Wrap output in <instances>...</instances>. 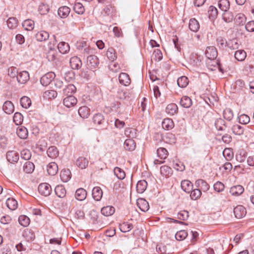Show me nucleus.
<instances>
[{"instance_id": "nucleus-1", "label": "nucleus", "mask_w": 254, "mask_h": 254, "mask_svg": "<svg viewBox=\"0 0 254 254\" xmlns=\"http://www.w3.org/2000/svg\"><path fill=\"white\" fill-rule=\"evenodd\" d=\"M38 191L42 195L48 196L52 192L51 186L46 183H41L38 186Z\"/></svg>"}, {"instance_id": "nucleus-2", "label": "nucleus", "mask_w": 254, "mask_h": 254, "mask_svg": "<svg viewBox=\"0 0 254 254\" xmlns=\"http://www.w3.org/2000/svg\"><path fill=\"white\" fill-rule=\"evenodd\" d=\"M56 75L54 72H49L44 75L40 79V82L43 86L48 85L55 78Z\"/></svg>"}, {"instance_id": "nucleus-3", "label": "nucleus", "mask_w": 254, "mask_h": 254, "mask_svg": "<svg viewBox=\"0 0 254 254\" xmlns=\"http://www.w3.org/2000/svg\"><path fill=\"white\" fill-rule=\"evenodd\" d=\"M99 62L98 58L95 55H90L87 58V65L91 69L97 67Z\"/></svg>"}, {"instance_id": "nucleus-4", "label": "nucleus", "mask_w": 254, "mask_h": 254, "mask_svg": "<svg viewBox=\"0 0 254 254\" xmlns=\"http://www.w3.org/2000/svg\"><path fill=\"white\" fill-rule=\"evenodd\" d=\"M205 54L206 57L210 60L215 59L218 55L216 48L213 46L207 47Z\"/></svg>"}, {"instance_id": "nucleus-5", "label": "nucleus", "mask_w": 254, "mask_h": 254, "mask_svg": "<svg viewBox=\"0 0 254 254\" xmlns=\"http://www.w3.org/2000/svg\"><path fill=\"white\" fill-rule=\"evenodd\" d=\"M201 57L196 54H191L190 56L189 62L190 64L194 66L199 67L200 66Z\"/></svg>"}, {"instance_id": "nucleus-6", "label": "nucleus", "mask_w": 254, "mask_h": 254, "mask_svg": "<svg viewBox=\"0 0 254 254\" xmlns=\"http://www.w3.org/2000/svg\"><path fill=\"white\" fill-rule=\"evenodd\" d=\"M234 213L235 217L238 219H241L244 217L246 214V210L242 205H238L234 208Z\"/></svg>"}, {"instance_id": "nucleus-7", "label": "nucleus", "mask_w": 254, "mask_h": 254, "mask_svg": "<svg viewBox=\"0 0 254 254\" xmlns=\"http://www.w3.org/2000/svg\"><path fill=\"white\" fill-rule=\"evenodd\" d=\"M77 102V99L72 95L67 96L63 100L64 105L67 108L74 106Z\"/></svg>"}, {"instance_id": "nucleus-8", "label": "nucleus", "mask_w": 254, "mask_h": 254, "mask_svg": "<svg viewBox=\"0 0 254 254\" xmlns=\"http://www.w3.org/2000/svg\"><path fill=\"white\" fill-rule=\"evenodd\" d=\"M17 81L20 84H24L29 79V74L27 71H22L18 73Z\"/></svg>"}, {"instance_id": "nucleus-9", "label": "nucleus", "mask_w": 254, "mask_h": 254, "mask_svg": "<svg viewBox=\"0 0 254 254\" xmlns=\"http://www.w3.org/2000/svg\"><path fill=\"white\" fill-rule=\"evenodd\" d=\"M69 64L71 67L74 69H78L82 66L81 60L76 56H74L70 58Z\"/></svg>"}, {"instance_id": "nucleus-10", "label": "nucleus", "mask_w": 254, "mask_h": 254, "mask_svg": "<svg viewBox=\"0 0 254 254\" xmlns=\"http://www.w3.org/2000/svg\"><path fill=\"white\" fill-rule=\"evenodd\" d=\"M137 205L143 212H146L149 208L148 202L144 198H138L136 201Z\"/></svg>"}, {"instance_id": "nucleus-11", "label": "nucleus", "mask_w": 254, "mask_h": 254, "mask_svg": "<svg viewBox=\"0 0 254 254\" xmlns=\"http://www.w3.org/2000/svg\"><path fill=\"white\" fill-rule=\"evenodd\" d=\"M57 51L54 48V45L49 46V50L46 54V58L50 62L54 61L57 58Z\"/></svg>"}, {"instance_id": "nucleus-12", "label": "nucleus", "mask_w": 254, "mask_h": 254, "mask_svg": "<svg viewBox=\"0 0 254 254\" xmlns=\"http://www.w3.org/2000/svg\"><path fill=\"white\" fill-rule=\"evenodd\" d=\"M119 80L121 84L125 86H128L130 83L131 81L129 75L124 72H122L120 74Z\"/></svg>"}, {"instance_id": "nucleus-13", "label": "nucleus", "mask_w": 254, "mask_h": 254, "mask_svg": "<svg viewBox=\"0 0 254 254\" xmlns=\"http://www.w3.org/2000/svg\"><path fill=\"white\" fill-rule=\"evenodd\" d=\"M6 158L10 163L17 162L19 159V154L14 151H8L6 153Z\"/></svg>"}, {"instance_id": "nucleus-14", "label": "nucleus", "mask_w": 254, "mask_h": 254, "mask_svg": "<svg viewBox=\"0 0 254 254\" xmlns=\"http://www.w3.org/2000/svg\"><path fill=\"white\" fill-rule=\"evenodd\" d=\"M92 194L93 198L95 200L99 201L101 200L103 195L102 190L100 187H95L92 190Z\"/></svg>"}, {"instance_id": "nucleus-15", "label": "nucleus", "mask_w": 254, "mask_h": 254, "mask_svg": "<svg viewBox=\"0 0 254 254\" xmlns=\"http://www.w3.org/2000/svg\"><path fill=\"white\" fill-rule=\"evenodd\" d=\"M244 191V188L241 185L233 186L231 188L230 192L233 196H239Z\"/></svg>"}, {"instance_id": "nucleus-16", "label": "nucleus", "mask_w": 254, "mask_h": 254, "mask_svg": "<svg viewBox=\"0 0 254 254\" xmlns=\"http://www.w3.org/2000/svg\"><path fill=\"white\" fill-rule=\"evenodd\" d=\"M70 11V9L66 6L60 7L58 11L59 16L62 18H65L68 16Z\"/></svg>"}, {"instance_id": "nucleus-17", "label": "nucleus", "mask_w": 254, "mask_h": 254, "mask_svg": "<svg viewBox=\"0 0 254 254\" xmlns=\"http://www.w3.org/2000/svg\"><path fill=\"white\" fill-rule=\"evenodd\" d=\"M87 195V192L85 190L82 188L77 189L75 193V197L79 201L84 200Z\"/></svg>"}, {"instance_id": "nucleus-18", "label": "nucleus", "mask_w": 254, "mask_h": 254, "mask_svg": "<svg viewBox=\"0 0 254 254\" xmlns=\"http://www.w3.org/2000/svg\"><path fill=\"white\" fill-rule=\"evenodd\" d=\"M48 175H56L58 172V166L55 162L50 163L47 166Z\"/></svg>"}, {"instance_id": "nucleus-19", "label": "nucleus", "mask_w": 254, "mask_h": 254, "mask_svg": "<svg viewBox=\"0 0 254 254\" xmlns=\"http://www.w3.org/2000/svg\"><path fill=\"white\" fill-rule=\"evenodd\" d=\"M2 109L5 113L10 114L14 112V107L11 102L7 101L3 104Z\"/></svg>"}, {"instance_id": "nucleus-20", "label": "nucleus", "mask_w": 254, "mask_h": 254, "mask_svg": "<svg viewBox=\"0 0 254 254\" xmlns=\"http://www.w3.org/2000/svg\"><path fill=\"white\" fill-rule=\"evenodd\" d=\"M17 135L21 139H26L28 135L27 128L24 127H18L16 129Z\"/></svg>"}, {"instance_id": "nucleus-21", "label": "nucleus", "mask_w": 254, "mask_h": 254, "mask_svg": "<svg viewBox=\"0 0 254 254\" xmlns=\"http://www.w3.org/2000/svg\"><path fill=\"white\" fill-rule=\"evenodd\" d=\"M56 194L60 198H64L66 195V190L63 185H58L55 189Z\"/></svg>"}, {"instance_id": "nucleus-22", "label": "nucleus", "mask_w": 254, "mask_h": 254, "mask_svg": "<svg viewBox=\"0 0 254 254\" xmlns=\"http://www.w3.org/2000/svg\"><path fill=\"white\" fill-rule=\"evenodd\" d=\"M178 111V106L174 103L170 104L167 105L166 108V112L171 115L173 116L177 113Z\"/></svg>"}, {"instance_id": "nucleus-23", "label": "nucleus", "mask_w": 254, "mask_h": 254, "mask_svg": "<svg viewBox=\"0 0 254 254\" xmlns=\"http://www.w3.org/2000/svg\"><path fill=\"white\" fill-rule=\"evenodd\" d=\"M124 148L127 150L132 151L135 148V143L132 139H127L125 140L124 144Z\"/></svg>"}, {"instance_id": "nucleus-24", "label": "nucleus", "mask_w": 254, "mask_h": 254, "mask_svg": "<svg viewBox=\"0 0 254 254\" xmlns=\"http://www.w3.org/2000/svg\"><path fill=\"white\" fill-rule=\"evenodd\" d=\"M181 188L185 192L190 193L192 189V184L189 180H184L181 182Z\"/></svg>"}, {"instance_id": "nucleus-25", "label": "nucleus", "mask_w": 254, "mask_h": 254, "mask_svg": "<svg viewBox=\"0 0 254 254\" xmlns=\"http://www.w3.org/2000/svg\"><path fill=\"white\" fill-rule=\"evenodd\" d=\"M49 37V33L45 31H40L35 35L36 40L40 42L46 41Z\"/></svg>"}, {"instance_id": "nucleus-26", "label": "nucleus", "mask_w": 254, "mask_h": 254, "mask_svg": "<svg viewBox=\"0 0 254 254\" xmlns=\"http://www.w3.org/2000/svg\"><path fill=\"white\" fill-rule=\"evenodd\" d=\"M115 209L112 206H107L103 207L101 210V213L105 216H109L113 215Z\"/></svg>"}, {"instance_id": "nucleus-27", "label": "nucleus", "mask_w": 254, "mask_h": 254, "mask_svg": "<svg viewBox=\"0 0 254 254\" xmlns=\"http://www.w3.org/2000/svg\"><path fill=\"white\" fill-rule=\"evenodd\" d=\"M189 27L191 31L197 32L199 30L200 26L197 20L195 18H191L190 20Z\"/></svg>"}, {"instance_id": "nucleus-28", "label": "nucleus", "mask_w": 254, "mask_h": 254, "mask_svg": "<svg viewBox=\"0 0 254 254\" xmlns=\"http://www.w3.org/2000/svg\"><path fill=\"white\" fill-rule=\"evenodd\" d=\"M92 120L94 124L98 126L103 125L105 122L104 117L101 113L94 115Z\"/></svg>"}, {"instance_id": "nucleus-29", "label": "nucleus", "mask_w": 254, "mask_h": 254, "mask_svg": "<svg viewBox=\"0 0 254 254\" xmlns=\"http://www.w3.org/2000/svg\"><path fill=\"white\" fill-rule=\"evenodd\" d=\"M234 21L238 25H244L246 22V17L244 14L240 13L236 15Z\"/></svg>"}, {"instance_id": "nucleus-30", "label": "nucleus", "mask_w": 254, "mask_h": 254, "mask_svg": "<svg viewBox=\"0 0 254 254\" xmlns=\"http://www.w3.org/2000/svg\"><path fill=\"white\" fill-rule=\"evenodd\" d=\"M162 126L164 129L169 130L173 128L174 124L172 119L166 118L162 122Z\"/></svg>"}, {"instance_id": "nucleus-31", "label": "nucleus", "mask_w": 254, "mask_h": 254, "mask_svg": "<svg viewBox=\"0 0 254 254\" xmlns=\"http://www.w3.org/2000/svg\"><path fill=\"white\" fill-rule=\"evenodd\" d=\"M59 52L62 54H65L69 51V46L67 43L61 42L59 43L58 46Z\"/></svg>"}, {"instance_id": "nucleus-32", "label": "nucleus", "mask_w": 254, "mask_h": 254, "mask_svg": "<svg viewBox=\"0 0 254 254\" xmlns=\"http://www.w3.org/2000/svg\"><path fill=\"white\" fill-rule=\"evenodd\" d=\"M76 91V88L72 84H68L65 86V87L63 90V93L64 95H70L75 92Z\"/></svg>"}, {"instance_id": "nucleus-33", "label": "nucleus", "mask_w": 254, "mask_h": 254, "mask_svg": "<svg viewBox=\"0 0 254 254\" xmlns=\"http://www.w3.org/2000/svg\"><path fill=\"white\" fill-rule=\"evenodd\" d=\"M76 164L80 168L82 169H85L88 166V160L85 157H80L76 160Z\"/></svg>"}, {"instance_id": "nucleus-34", "label": "nucleus", "mask_w": 254, "mask_h": 254, "mask_svg": "<svg viewBox=\"0 0 254 254\" xmlns=\"http://www.w3.org/2000/svg\"><path fill=\"white\" fill-rule=\"evenodd\" d=\"M79 115L82 118H87L90 115V109L86 106H82L78 110Z\"/></svg>"}, {"instance_id": "nucleus-35", "label": "nucleus", "mask_w": 254, "mask_h": 254, "mask_svg": "<svg viewBox=\"0 0 254 254\" xmlns=\"http://www.w3.org/2000/svg\"><path fill=\"white\" fill-rule=\"evenodd\" d=\"M7 207L11 210H15L17 208V201L13 198H8L6 201Z\"/></svg>"}, {"instance_id": "nucleus-36", "label": "nucleus", "mask_w": 254, "mask_h": 254, "mask_svg": "<svg viewBox=\"0 0 254 254\" xmlns=\"http://www.w3.org/2000/svg\"><path fill=\"white\" fill-rule=\"evenodd\" d=\"M35 169V165L33 163L30 161L26 162L23 165V171L27 174L32 173Z\"/></svg>"}, {"instance_id": "nucleus-37", "label": "nucleus", "mask_w": 254, "mask_h": 254, "mask_svg": "<svg viewBox=\"0 0 254 254\" xmlns=\"http://www.w3.org/2000/svg\"><path fill=\"white\" fill-rule=\"evenodd\" d=\"M218 5L219 9L223 11L228 10L230 8V3L228 0H219Z\"/></svg>"}, {"instance_id": "nucleus-38", "label": "nucleus", "mask_w": 254, "mask_h": 254, "mask_svg": "<svg viewBox=\"0 0 254 254\" xmlns=\"http://www.w3.org/2000/svg\"><path fill=\"white\" fill-rule=\"evenodd\" d=\"M147 186V183L145 180H140L136 185V190L139 193H142L146 189Z\"/></svg>"}, {"instance_id": "nucleus-39", "label": "nucleus", "mask_w": 254, "mask_h": 254, "mask_svg": "<svg viewBox=\"0 0 254 254\" xmlns=\"http://www.w3.org/2000/svg\"><path fill=\"white\" fill-rule=\"evenodd\" d=\"M47 154L49 157L55 158L59 155V151L55 146H52L48 149Z\"/></svg>"}, {"instance_id": "nucleus-40", "label": "nucleus", "mask_w": 254, "mask_h": 254, "mask_svg": "<svg viewBox=\"0 0 254 254\" xmlns=\"http://www.w3.org/2000/svg\"><path fill=\"white\" fill-rule=\"evenodd\" d=\"M181 105L184 108H189L192 105L191 99L188 96H183L180 100Z\"/></svg>"}, {"instance_id": "nucleus-41", "label": "nucleus", "mask_w": 254, "mask_h": 254, "mask_svg": "<svg viewBox=\"0 0 254 254\" xmlns=\"http://www.w3.org/2000/svg\"><path fill=\"white\" fill-rule=\"evenodd\" d=\"M246 57V53L243 50H239L235 52V58L238 61L242 62L244 61Z\"/></svg>"}, {"instance_id": "nucleus-42", "label": "nucleus", "mask_w": 254, "mask_h": 254, "mask_svg": "<svg viewBox=\"0 0 254 254\" xmlns=\"http://www.w3.org/2000/svg\"><path fill=\"white\" fill-rule=\"evenodd\" d=\"M215 126L218 130H224L226 127L225 122L222 119H217L215 122Z\"/></svg>"}, {"instance_id": "nucleus-43", "label": "nucleus", "mask_w": 254, "mask_h": 254, "mask_svg": "<svg viewBox=\"0 0 254 254\" xmlns=\"http://www.w3.org/2000/svg\"><path fill=\"white\" fill-rule=\"evenodd\" d=\"M189 82V79L186 76H182L177 80V84L181 88L186 87L188 85Z\"/></svg>"}, {"instance_id": "nucleus-44", "label": "nucleus", "mask_w": 254, "mask_h": 254, "mask_svg": "<svg viewBox=\"0 0 254 254\" xmlns=\"http://www.w3.org/2000/svg\"><path fill=\"white\" fill-rule=\"evenodd\" d=\"M23 27L26 30H31L34 28V21L31 19H26L24 20L22 24Z\"/></svg>"}, {"instance_id": "nucleus-45", "label": "nucleus", "mask_w": 254, "mask_h": 254, "mask_svg": "<svg viewBox=\"0 0 254 254\" xmlns=\"http://www.w3.org/2000/svg\"><path fill=\"white\" fill-rule=\"evenodd\" d=\"M119 228L121 231L126 233L131 230L133 228V226L131 224L128 222H124L120 225Z\"/></svg>"}, {"instance_id": "nucleus-46", "label": "nucleus", "mask_w": 254, "mask_h": 254, "mask_svg": "<svg viewBox=\"0 0 254 254\" xmlns=\"http://www.w3.org/2000/svg\"><path fill=\"white\" fill-rule=\"evenodd\" d=\"M20 104L23 108L27 109L31 106V101L28 97L23 96L20 99Z\"/></svg>"}, {"instance_id": "nucleus-47", "label": "nucleus", "mask_w": 254, "mask_h": 254, "mask_svg": "<svg viewBox=\"0 0 254 254\" xmlns=\"http://www.w3.org/2000/svg\"><path fill=\"white\" fill-rule=\"evenodd\" d=\"M107 56L109 60L113 62L117 59L116 51L113 48H109L106 53Z\"/></svg>"}, {"instance_id": "nucleus-48", "label": "nucleus", "mask_w": 254, "mask_h": 254, "mask_svg": "<svg viewBox=\"0 0 254 254\" xmlns=\"http://www.w3.org/2000/svg\"><path fill=\"white\" fill-rule=\"evenodd\" d=\"M18 222L21 226L27 227L30 223V219L25 215H20L18 218Z\"/></svg>"}, {"instance_id": "nucleus-49", "label": "nucleus", "mask_w": 254, "mask_h": 254, "mask_svg": "<svg viewBox=\"0 0 254 254\" xmlns=\"http://www.w3.org/2000/svg\"><path fill=\"white\" fill-rule=\"evenodd\" d=\"M75 12L78 14H82L85 11L84 7L80 2H76L73 6Z\"/></svg>"}, {"instance_id": "nucleus-50", "label": "nucleus", "mask_w": 254, "mask_h": 254, "mask_svg": "<svg viewBox=\"0 0 254 254\" xmlns=\"http://www.w3.org/2000/svg\"><path fill=\"white\" fill-rule=\"evenodd\" d=\"M222 18L226 22H230L233 20L234 15L232 12L227 10L226 11H224L222 15Z\"/></svg>"}, {"instance_id": "nucleus-51", "label": "nucleus", "mask_w": 254, "mask_h": 254, "mask_svg": "<svg viewBox=\"0 0 254 254\" xmlns=\"http://www.w3.org/2000/svg\"><path fill=\"white\" fill-rule=\"evenodd\" d=\"M233 132L238 135H241L244 133L243 127L239 125H235L232 127Z\"/></svg>"}, {"instance_id": "nucleus-52", "label": "nucleus", "mask_w": 254, "mask_h": 254, "mask_svg": "<svg viewBox=\"0 0 254 254\" xmlns=\"http://www.w3.org/2000/svg\"><path fill=\"white\" fill-rule=\"evenodd\" d=\"M50 9L49 6L47 4L41 3L39 6L38 11L41 15L47 14Z\"/></svg>"}, {"instance_id": "nucleus-53", "label": "nucleus", "mask_w": 254, "mask_h": 254, "mask_svg": "<svg viewBox=\"0 0 254 254\" xmlns=\"http://www.w3.org/2000/svg\"><path fill=\"white\" fill-rule=\"evenodd\" d=\"M18 20L15 17H10L7 21V25L10 29H13L17 26Z\"/></svg>"}, {"instance_id": "nucleus-54", "label": "nucleus", "mask_w": 254, "mask_h": 254, "mask_svg": "<svg viewBox=\"0 0 254 254\" xmlns=\"http://www.w3.org/2000/svg\"><path fill=\"white\" fill-rule=\"evenodd\" d=\"M188 236V233L186 230H181L177 232L175 238L178 241L184 240Z\"/></svg>"}, {"instance_id": "nucleus-55", "label": "nucleus", "mask_w": 254, "mask_h": 254, "mask_svg": "<svg viewBox=\"0 0 254 254\" xmlns=\"http://www.w3.org/2000/svg\"><path fill=\"white\" fill-rule=\"evenodd\" d=\"M158 156L161 159H165L168 155V151L165 148L160 147L157 150Z\"/></svg>"}, {"instance_id": "nucleus-56", "label": "nucleus", "mask_w": 254, "mask_h": 254, "mask_svg": "<svg viewBox=\"0 0 254 254\" xmlns=\"http://www.w3.org/2000/svg\"><path fill=\"white\" fill-rule=\"evenodd\" d=\"M13 120L16 125H20L23 122V116L22 114L19 112L14 114Z\"/></svg>"}, {"instance_id": "nucleus-57", "label": "nucleus", "mask_w": 254, "mask_h": 254, "mask_svg": "<svg viewBox=\"0 0 254 254\" xmlns=\"http://www.w3.org/2000/svg\"><path fill=\"white\" fill-rule=\"evenodd\" d=\"M201 195V191L199 189H194L190 191V197L191 199L196 200Z\"/></svg>"}, {"instance_id": "nucleus-58", "label": "nucleus", "mask_w": 254, "mask_h": 254, "mask_svg": "<svg viewBox=\"0 0 254 254\" xmlns=\"http://www.w3.org/2000/svg\"><path fill=\"white\" fill-rule=\"evenodd\" d=\"M224 118L228 120L231 121L233 118V111L230 108H226L223 111Z\"/></svg>"}, {"instance_id": "nucleus-59", "label": "nucleus", "mask_w": 254, "mask_h": 254, "mask_svg": "<svg viewBox=\"0 0 254 254\" xmlns=\"http://www.w3.org/2000/svg\"><path fill=\"white\" fill-rule=\"evenodd\" d=\"M223 155L227 160H230L233 157V152L231 148H225L223 151Z\"/></svg>"}, {"instance_id": "nucleus-60", "label": "nucleus", "mask_w": 254, "mask_h": 254, "mask_svg": "<svg viewBox=\"0 0 254 254\" xmlns=\"http://www.w3.org/2000/svg\"><path fill=\"white\" fill-rule=\"evenodd\" d=\"M208 13L210 18L211 17L214 18L216 17L218 14L217 9L215 6L211 5L209 6L208 10Z\"/></svg>"}, {"instance_id": "nucleus-61", "label": "nucleus", "mask_w": 254, "mask_h": 254, "mask_svg": "<svg viewBox=\"0 0 254 254\" xmlns=\"http://www.w3.org/2000/svg\"><path fill=\"white\" fill-rule=\"evenodd\" d=\"M20 154L21 157L25 160H28L31 157V152L29 149H23L21 151Z\"/></svg>"}, {"instance_id": "nucleus-62", "label": "nucleus", "mask_w": 254, "mask_h": 254, "mask_svg": "<svg viewBox=\"0 0 254 254\" xmlns=\"http://www.w3.org/2000/svg\"><path fill=\"white\" fill-rule=\"evenodd\" d=\"M23 236L26 238L28 241H32L35 238V235L32 231L30 229H26L24 231Z\"/></svg>"}, {"instance_id": "nucleus-63", "label": "nucleus", "mask_w": 254, "mask_h": 254, "mask_svg": "<svg viewBox=\"0 0 254 254\" xmlns=\"http://www.w3.org/2000/svg\"><path fill=\"white\" fill-rule=\"evenodd\" d=\"M238 118L239 123L244 125L248 124L250 121V117L246 114H242L239 116Z\"/></svg>"}, {"instance_id": "nucleus-64", "label": "nucleus", "mask_w": 254, "mask_h": 254, "mask_svg": "<svg viewBox=\"0 0 254 254\" xmlns=\"http://www.w3.org/2000/svg\"><path fill=\"white\" fill-rule=\"evenodd\" d=\"M189 217V212L186 210L180 211L178 213L177 218L181 220H186Z\"/></svg>"}]
</instances>
